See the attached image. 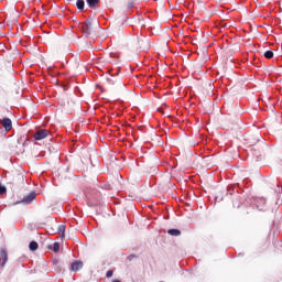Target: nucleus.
<instances>
[{
  "label": "nucleus",
  "instance_id": "nucleus-1",
  "mask_svg": "<svg viewBox=\"0 0 282 282\" xmlns=\"http://www.w3.org/2000/svg\"><path fill=\"white\" fill-rule=\"evenodd\" d=\"M47 135H50V130L40 129L33 134V138H34V140L40 141V140H45V138H47Z\"/></svg>",
  "mask_w": 282,
  "mask_h": 282
},
{
  "label": "nucleus",
  "instance_id": "nucleus-2",
  "mask_svg": "<svg viewBox=\"0 0 282 282\" xmlns=\"http://www.w3.org/2000/svg\"><path fill=\"white\" fill-rule=\"evenodd\" d=\"M267 200L263 197H256L254 205L257 206L258 210H263L265 208Z\"/></svg>",
  "mask_w": 282,
  "mask_h": 282
},
{
  "label": "nucleus",
  "instance_id": "nucleus-3",
  "mask_svg": "<svg viewBox=\"0 0 282 282\" xmlns=\"http://www.w3.org/2000/svg\"><path fill=\"white\" fill-rule=\"evenodd\" d=\"M8 263V251L6 249H0V265L3 268Z\"/></svg>",
  "mask_w": 282,
  "mask_h": 282
},
{
  "label": "nucleus",
  "instance_id": "nucleus-4",
  "mask_svg": "<svg viewBox=\"0 0 282 282\" xmlns=\"http://www.w3.org/2000/svg\"><path fill=\"white\" fill-rule=\"evenodd\" d=\"M1 124L6 131H11L12 130V120L10 118H3L1 120Z\"/></svg>",
  "mask_w": 282,
  "mask_h": 282
},
{
  "label": "nucleus",
  "instance_id": "nucleus-5",
  "mask_svg": "<svg viewBox=\"0 0 282 282\" xmlns=\"http://www.w3.org/2000/svg\"><path fill=\"white\" fill-rule=\"evenodd\" d=\"M82 31L84 34L89 35L91 34V22L86 21L82 24Z\"/></svg>",
  "mask_w": 282,
  "mask_h": 282
},
{
  "label": "nucleus",
  "instance_id": "nucleus-6",
  "mask_svg": "<svg viewBox=\"0 0 282 282\" xmlns=\"http://www.w3.org/2000/svg\"><path fill=\"white\" fill-rule=\"evenodd\" d=\"M72 272H78V270H83V261L76 260L70 264Z\"/></svg>",
  "mask_w": 282,
  "mask_h": 282
},
{
  "label": "nucleus",
  "instance_id": "nucleus-7",
  "mask_svg": "<svg viewBox=\"0 0 282 282\" xmlns=\"http://www.w3.org/2000/svg\"><path fill=\"white\" fill-rule=\"evenodd\" d=\"M34 199H36V193H30L29 195L24 196L23 198V203L24 204H32V202H34Z\"/></svg>",
  "mask_w": 282,
  "mask_h": 282
},
{
  "label": "nucleus",
  "instance_id": "nucleus-8",
  "mask_svg": "<svg viewBox=\"0 0 282 282\" xmlns=\"http://www.w3.org/2000/svg\"><path fill=\"white\" fill-rule=\"evenodd\" d=\"M86 3L88 8L96 10V8H98V4L100 3V0H86Z\"/></svg>",
  "mask_w": 282,
  "mask_h": 282
},
{
  "label": "nucleus",
  "instance_id": "nucleus-9",
  "mask_svg": "<svg viewBox=\"0 0 282 282\" xmlns=\"http://www.w3.org/2000/svg\"><path fill=\"white\" fill-rule=\"evenodd\" d=\"M167 235H171V237H180V235H182V231L180 229H169Z\"/></svg>",
  "mask_w": 282,
  "mask_h": 282
},
{
  "label": "nucleus",
  "instance_id": "nucleus-10",
  "mask_svg": "<svg viewBox=\"0 0 282 282\" xmlns=\"http://www.w3.org/2000/svg\"><path fill=\"white\" fill-rule=\"evenodd\" d=\"M29 249L31 250V252H35V250H39V242L31 241L29 245Z\"/></svg>",
  "mask_w": 282,
  "mask_h": 282
},
{
  "label": "nucleus",
  "instance_id": "nucleus-11",
  "mask_svg": "<svg viewBox=\"0 0 282 282\" xmlns=\"http://www.w3.org/2000/svg\"><path fill=\"white\" fill-rule=\"evenodd\" d=\"M239 193L236 194V199H239ZM242 200H234V208H241Z\"/></svg>",
  "mask_w": 282,
  "mask_h": 282
},
{
  "label": "nucleus",
  "instance_id": "nucleus-12",
  "mask_svg": "<svg viewBox=\"0 0 282 282\" xmlns=\"http://www.w3.org/2000/svg\"><path fill=\"white\" fill-rule=\"evenodd\" d=\"M76 6H77V10H85V0H77L76 2Z\"/></svg>",
  "mask_w": 282,
  "mask_h": 282
},
{
  "label": "nucleus",
  "instance_id": "nucleus-13",
  "mask_svg": "<svg viewBox=\"0 0 282 282\" xmlns=\"http://www.w3.org/2000/svg\"><path fill=\"white\" fill-rule=\"evenodd\" d=\"M235 185H228L227 186V195H235Z\"/></svg>",
  "mask_w": 282,
  "mask_h": 282
},
{
  "label": "nucleus",
  "instance_id": "nucleus-14",
  "mask_svg": "<svg viewBox=\"0 0 282 282\" xmlns=\"http://www.w3.org/2000/svg\"><path fill=\"white\" fill-rule=\"evenodd\" d=\"M264 58H268V59L274 58V52H272V51H267V52L264 53Z\"/></svg>",
  "mask_w": 282,
  "mask_h": 282
},
{
  "label": "nucleus",
  "instance_id": "nucleus-15",
  "mask_svg": "<svg viewBox=\"0 0 282 282\" xmlns=\"http://www.w3.org/2000/svg\"><path fill=\"white\" fill-rule=\"evenodd\" d=\"M58 250H61V243L54 242V243H53V251H54V252H58Z\"/></svg>",
  "mask_w": 282,
  "mask_h": 282
},
{
  "label": "nucleus",
  "instance_id": "nucleus-16",
  "mask_svg": "<svg viewBox=\"0 0 282 282\" xmlns=\"http://www.w3.org/2000/svg\"><path fill=\"white\" fill-rule=\"evenodd\" d=\"M109 74H110V76H118V74H120V68H117L116 70L110 69Z\"/></svg>",
  "mask_w": 282,
  "mask_h": 282
},
{
  "label": "nucleus",
  "instance_id": "nucleus-17",
  "mask_svg": "<svg viewBox=\"0 0 282 282\" xmlns=\"http://www.w3.org/2000/svg\"><path fill=\"white\" fill-rule=\"evenodd\" d=\"M58 232L62 235H65V226L64 225L58 226Z\"/></svg>",
  "mask_w": 282,
  "mask_h": 282
},
{
  "label": "nucleus",
  "instance_id": "nucleus-18",
  "mask_svg": "<svg viewBox=\"0 0 282 282\" xmlns=\"http://www.w3.org/2000/svg\"><path fill=\"white\" fill-rule=\"evenodd\" d=\"M7 191L6 186L0 185V195H6Z\"/></svg>",
  "mask_w": 282,
  "mask_h": 282
},
{
  "label": "nucleus",
  "instance_id": "nucleus-19",
  "mask_svg": "<svg viewBox=\"0 0 282 282\" xmlns=\"http://www.w3.org/2000/svg\"><path fill=\"white\" fill-rule=\"evenodd\" d=\"M111 276H113V270L107 271L106 278H107V279H111Z\"/></svg>",
  "mask_w": 282,
  "mask_h": 282
},
{
  "label": "nucleus",
  "instance_id": "nucleus-20",
  "mask_svg": "<svg viewBox=\"0 0 282 282\" xmlns=\"http://www.w3.org/2000/svg\"><path fill=\"white\" fill-rule=\"evenodd\" d=\"M128 259H129V261H132V259H135V256H134V254H130V256L128 257Z\"/></svg>",
  "mask_w": 282,
  "mask_h": 282
},
{
  "label": "nucleus",
  "instance_id": "nucleus-21",
  "mask_svg": "<svg viewBox=\"0 0 282 282\" xmlns=\"http://www.w3.org/2000/svg\"><path fill=\"white\" fill-rule=\"evenodd\" d=\"M108 83H111V85H113V80H111L110 78H108Z\"/></svg>",
  "mask_w": 282,
  "mask_h": 282
},
{
  "label": "nucleus",
  "instance_id": "nucleus-22",
  "mask_svg": "<svg viewBox=\"0 0 282 282\" xmlns=\"http://www.w3.org/2000/svg\"><path fill=\"white\" fill-rule=\"evenodd\" d=\"M112 282H120V280H113Z\"/></svg>",
  "mask_w": 282,
  "mask_h": 282
}]
</instances>
